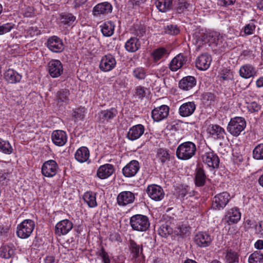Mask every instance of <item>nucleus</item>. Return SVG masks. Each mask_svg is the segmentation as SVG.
Here are the masks:
<instances>
[{"label": "nucleus", "mask_w": 263, "mask_h": 263, "mask_svg": "<svg viewBox=\"0 0 263 263\" xmlns=\"http://www.w3.org/2000/svg\"><path fill=\"white\" fill-rule=\"evenodd\" d=\"M253 157L256 160H263V143L255 147L253 151Z\"/></svg>", "instance_id": "50"}, {"label": "nucleus", "mask_w": 263, "mask_h": 263, "mask_svg": "<svg viewBox=\"0 0 263 263\" xmlns=\"http://www.w3.org/2000/svg\"><path fill=\"white\" fill-rule=\"evenodd\" d=\"M76 17L71 13H65L61 15V22L68 26L72 25Z\"/></svg>", "instance_id": "48"}, {"label": "nucleus", "mask_w": 263, "mask_h": 263, "mask_svg": "<svg viewBox=\"0 0 263 263\" xmlns=\"http://www.w3.org/2000/svg\"><path fill=\"white\" fill-rule=\"evenodd\" d=\"M176 191L178 198L180 199L194 195V191L187 185H180L177 187Z\"/></svg>", "instance_id": "31"}, {"label": "nucleus", "mask_w": 263, "mask_h": 263, "mask_svg": "<svg viewBox=\"0 0 263 263\" xmlns=\"http://www.w3.org/2000/svg\"><path fill=\"white\" fill-rule=\"evenodd\" d=\"M207 132L210 136L214 139H223L226 135L224 129L216 124L210 125L208 127Z\"/></svg>", "instance_id": "23"}, {"label": "nucleus", "mask_w": 263, "mask_h": 263, "mask_svg": "<svg viewBox=\"0 0 263 263\" xmlns=\"http://www.w3.org/2000/svg\"><path fill=\"white\" fill-rule=\"evenodd\" d=\"M239 75L245 79L253 77L256 73L255 68L252 65L247 64L241 66L239 71Z\"/></svg>", "instance_id": "29"}, {"label": "nucleus", "mask_w": 263, "mask_h": 263, "mask_svg": "<svg viewBox=\"0 0 263 263\" xmlns=\"http://www.w3.org/2000/svg\"><path fill=\"white\" fill-rule=\"evenodd\" d=\"M164 32L166 34L175 35L180 32V29L177 25L170 24L164 27Z\"/></svg>", "instance_id": "51"}, {"label": "nucleus", "mask_w": 263, "mask_h": 263, "mask_svg": "<svg viewBox=\"0 0 263 263\" xmlns=\"http://www.w3.org/2000/svg\"><path fill=\"white\" fill-rule=\"evenodd\" d=\"M13 254V250L8 247H5L3 248L1 256L5 258H9Z\"/></svg>", "instance_id": "60"}, {"label": "nucleus", "mask_w": 263, "mask_h": 263, "mask_svg": "<svg viewBox=\"0 0 263 263\" xmlns=\"http://www.w3.org/2000/svg\"><path fill=\"white\" fill-rule=\"evenodd\" d=\"M34 222L31 219H25L17 227V235L21 238H27L33 232Z\"/></svg>", "instance_id": "4"}, {"label": "nucleus", "mask_w": 263, "mask_h": 263, "mask_svg": "<svg viewBox=\"0 0 263 263\" xmlns=\"http://www.w3.org/2000/svg\"><path fill=\"white\" fill-rule=\"evenodd\" d=\"M255 248L258 250H261L263 249V240H258L254 244Z\"/></svg>", "instance_id": "64"}, {"label": "nucleus", "mask_w": 263, "mask_h": 263, "mask_svg": "<svg viewBox=\"0 0 263 263\" xmlns=\"http://www.w3.org/2000/svg\"><path fill=\"white\" fill-rule=\"evenodd\" d=\"M48 70L52 78H58L63 72V64L60 60H51L48 64Z\"/></svg>", "instance_id": "10"}, {"label": "nucleus", "mask_w": 263, "mask_h": 263, "mask_svg": "<svg viewBox=\"0 0 263 263\" xmlns=\"http://www.w3.org/2000/svg\"><path fill=\"white\" fill-rule=\"evenodd\" d=\"M0 152L7 155H10L13 152V148L10 143L2 138H0Z\"/></svg>", "instance_id": "45"}, {"label": "nucleus", "mask_w": 263, "mask_h": 263, "mask_svg": "<svg viewBox=\"0 0 263 263\" xmlns=\"http://www.w3.org/2000/svg\"><path fill=\"white\" fill-rule=\"evenodd\" d=\"M206 176L201 167H197L195 171V184L198 187L203 186L206 182Z\"/></svg>", "instance_id": "33"}, {"label": "nucleus", "mask_w": 263, "mask_h": 263, "mask_svg": "<svg viewBox=\"0 0 263 263\" xmlns=\"http://www.w3.org/2000/svg\"><path fill=\"white\" fill-rule=\"evenodd\" d=\"M51 140L55 145L62 146L67 142V134L62 130H54L51 134Z\"/></svg>", "instance_id": "21"}, {"label": "nucleus", "mask_w": 263, "mask_h": 263, "mask_svg": "<svg viewBox=\"0 0 263 263\" xmlns=\"http://www.w3.org/2000/svg\"><path fill=\"white\" fill-rule=\"evenodd\" d=\"M116 60L114 55L107 54L102 57L99 64V68L102 71L108 72L116 66Z\"/></svg>", "instance_id": "9"}, {"label": "nucleus", "mask_w": 263, "mask_h": 263, "mask_svg": "<svg viewBox=\"0 0 263 263\" xmlns=\"http://www.w3.org/2000/svg\"><path fill=\"white\" fill-rule=\"evenodd\" d=\"M10 174L8 170L0 171V184L2 185H7L10 180Z\"/></svg>", "instance_id": "52"}, {"label": "nucleus", "mask_w": 263, "mask_h": 263, "mask_svg": "<svg viewBox=\"0 0 263 263\" xmlns=\"http://www.w3.org/2000/svg\"><path fill=\"white\" fill-rule=\"evenodd\" d=\"M99 255L101 257L103 263H110L108 253L106 252L104 248L102 247L99 251Z\"/></svg>", "instance_id": "56"}, {"label": "nucleus", "mask_w": 263, "mask_h": 263, "mask_svg": "<svg viewBox=\"0 0 263 263\" xmlns=\"http://www.w3.org/2000/svg\"><path fill=\"white\" fill-rule=\"evenodd\" d=\"M236 0H218V4L221 6H228L234 5Z\"/></svg>", "instance_id": "63"}, {"label": "nucleus", "mask_w": 263, "mask_h": 263, "mask_svg": "<svg viewBox=\"0 0 263 263\" xmlns=\"http://www.w3.org/2000/svg\"><path fill=\"white\" fill-rule=\"evenodd\" d=\"M211 236L206 232H200L196 234L194 237L195 243L200 247H206L212 242Z\"/></svg>", "instance_id": "18"}, {"label": "nucleus", "mask_w": 263, "mask_h": 263, "mask_svg": "<svg viewBox=\"0 0 263 263\" xmlns=\"http://www.w3.org/2000/svg\"><path fill=\"white\" fill-rule=\"evenodd\" d=\"M109 239L112 242H121L122 239L120 234L117 232H114L110 234Z\"/></svg>", "instance_id": "62"}, {"label": "nucleus", "mask_w": 263, "mask_h": 263, "mask_svg": "<svg viewBox=\"0 0 263 263\" xmlns=\"http://www.w3.org/2000/svg\"><path fill=\"white\" fill-rule=\"evenodd\" d=\"M208 32L200 28L196 29L193 34V43L198 46V47L203 44L207 43Z\"/></svg>", "instance_id": "15"}, {"label": "nucleus", "mask_w": 263, "mask_h": 263, "mask_svg": "<svg viewBox=\"0 0 263 263\" xmlns=\"http://www.w3.org/2000/svg\"><path fill=\"white\" fill-rule=\"evenodd\" d=\"M197 152L196 144L191 141H186L180 144L177 148V157L182 160H187L194 157Z\"/></svg>", "instance_id": "1"}, {"label": "nucleus", "mask_w": 263, "mask_h": 263, "mask_svg": "<svg viewBox=\"0 0 263 263\" xmlns=\"http://www.w3.org/2000/svg\"><path fill=\"white\" fill-rule=\"evenodd\" d=\"M14 28V24L12 23H6L0 25V35L10 32Z\"/></svg>", "instance_id": "59"}, {"label": "nucleus", "mask_w": 263, "mask_h": 263, "mask_svg": "<svg viewBox=\"0 0 263 263\" xmlns=\"http://www.w3.org/2000/svg\"><path fill=\"white\" fill-rule=\"evenodd\" d=\"M117 114L118 110L115 108L101 110L96 116L97 121L101 124L109 122Z\"/></svg>", "instance_id": "8"}, {"label": "nucleus", "mask_w": 263, "mask_h": 263, "mask_svg": "<svg viewBox=\"0 0 263 263\" xmlns=\"http://www.w3.org/2000/svg\"><path fill=\"white\" fill-rule=\"evenodd\" d=\"M112 10V5L108 2H105L99 3L93 8V15L100 16L101 14L105 15L111 13Z\"/></svg>", "instance_id": "22"}, {"label": "nucleus", "mask_w": 263, "mask_h": 263, "mask_svg": "<svg viewBox=\"0 0 263 263\" xmlns=\"http://www.w3.org/2000/svg\"><path fill=\"white\" fill-rule=\"evenodd\" d=\"M196 84V80L193 76H187L182 78L179 83V87L184 90H189Z\"/></svg>", "instance_id": "30"}, {"label": "nucleus", "mask_w": 263, "mask_h": 263, "mask_svg": "<svg viewBox=\"0 0 263 263\" xmlns=\"http://www.w3.org/2000/svg\"><path fill=\"white\" fill-rule=\"evenodd\" d=\"M72 222L68 219L61 220L55 227V233L58 236L67 234L72 229Z\"/></svg>", "instance_id": "13"}, {"label": "nucleus", "mask_w": 263, "mask_h": 263, "mask_svg": "<svg viewBox=\"0 0 263 263\" xmlns=\"http://www.w3.org/2000/svg\"><path fill=\"white\" fill-rule=\"evenodd\" d=\"M202 159L203 163L210 167L217 168L219 167V159L218 156L209 148H208L202 155Z\"/></svg>", "instance_id": "6"}, {"label": "nucleus", "mask_w": 263, "mask_h": 263, "mask_svg": "<svg viewBox=\"0 0 263 263\" xmlns=\"http://www.w3.org/2000/svg\"><path fill=\"white\" fill-rule=\"evenodd\" d=\"M249 263H263V254L260 252L255 251L249 257Z\"/></svg>", "instance_id": "47"}, {"label": "nucleus", "mask_w": 263, "mask_h": 263, "mask_svg": "<svg viewBox=\"0 0 263 263\" xmlns=\"http://www.w3.org/2000/svg\"><path fill=\"white\" fill-rule=\"evenodd\" d=\"M246 126V122L245 119L236 117L231 119L227 130L232 135L237 137L244 130Z\"/></svg>", "instance_id": "3"}, {"label": "nucleus", "mask_w": 263, "mask_h": 263, "mask_svg": "<svg viewBox=\"0 0 263 263\" xmlns=\"http://www.w3.org/2000/svg\"><path fill=\"white\" fill-rule=\"evenodd\" d=\"M256 26L254 23H251L247 24L243 28V31L246 35L253 34L255 30Z\"/></svg>", "instance_id": "58"}, {"label": "nucleus", "mask_w": 263, "mask_h": 263, "mask_svg": "<svg viewBox=\"0 0 263 263\" xmlns=\"http://www.w3.org/2000/svg\"><path fill=\"white\" fill-rule=\"evenodd\" d=\"M133 75L137 79L142 80L145 78L146 76V72L144 68L142 67H138L134 70Z\"/></svg>", "instance_id": "55"}, {"label": "nucleus", "mask_w": 263, "mask_h": 263, "mask_svg": "<svg viewBox=\"0 0 263 263\" xmlns=\"http://www.w3.org/2000/svg\"><path fill=\"white\" fill-rule=\"evenodd\" d=\"M239 255L231 249H228L225 253V259L227 263H239Z\"/></svg>", "instance_id": "40"}, {"label": "nucleus", "mask_w": 263, "mask_h": 263, "mask_svg": "<svg viewBox=\"0 0 263 263\" xmlns=\"http://www.w3.org/2000/svg\"><path fill=\"white\" fill-rule=\"evenodd\" d=\"M174 233L182 238L189 236L191 233V227L186 223L179 224L174 229Z\"/></svg>", "instance_id": "36"}, {"label": "nucleus", "mask_w": 263, "mask_h": 263, "mask_svg": "<svg viewBox=\"0 0 263 263\" xmlns=\"http://www.w3.org/2000/svg\"><path fill=\"white\" fill-rule=\"evenodd\" d=\"M194 102H188L182 104L179 108V114L182 117H187L192 115L196 109Z\"/></svg>", "instance_id": "28"}, {"label": "nucleus", "mask_w": 263, "mask_h": 263, "mask_svg": "<svg viewBox=\"0 0 263 263\" xmlns=\"http://www.w3.org/2000/svg\"><path fill=\"white\" fill-rule=\"evenodd\" d=\"M173 232L172 228L166 223L162 224L158 230V234L162 237H167Z\"/></svg>", "instance_id": "46"}, {"label": "nucleus", "mask_w": 263, "mask_h": 263, "mask_svg": "<svg viewBox=\"0 0 263 263\" xmlns=\"http://www.w3.org/2000/svg\"><path fill=\"white\" fill-rule=\"evenodd\" d=\"M187 58L182 54H178L175 57L169 64V68L172 71H176L186 64Z\"/></svg>", "instance_id": "24"}, {"label": "nucleus", "mask_w": 263, "mask_h": 263, "mask_svg": "<svg viewBox=\"0 0 263 263\" xmlns=\"http://www.w3.org/2000/svg\"><path fill=\"white\" fill-rule=\"evenodd\" d=\"M76 159L80 163L87 161L89 157V151L87 147L82 146L80 147L74 154Z\"/></svg>", "instance_id": "32"}, {"label": "nucleus", "mask_w": 263, "mask_h": 263, "mask_svg": "<svg viewBox=\"0 0 263 263\" xmlns=\"http://www.w3.org/2000/svg\"><path fill=\"white\" fill-rule=\"evenodd\" d=\"M83 198L89 208H93L97 206L95 193L91 191L87 192L84 194Z\"/></svg>", "instance_id": "39"}, {"label": "nucleus", "mask_w": 263, "mask_h": 263, "mask_svg": "<svg viewBox=\"0 0 263 263\" xmlns=\"http://www.w3.org/2000/svg\"><path fill=\"white\" fill-rule=\"evenodd\" d=\"M140 167V164L138 161L132 160L122 168L123 175L125 177H134L137 174Z\"/></svg>", "instance_id": "14"}, {"label": "nucleus", "mask_w": 263, "mask_h": 263, "mask_svg": "<svg viewBox=\"0 0 263 263\" xmlns=\"http://www.w3.org/2000/svg\"><path fill=\"white\" fill-rule=\"evenodd\" d=\"M4 78L10 83H16L21 81L22 76L13 69H9L5 72Z\"/></svg>", "instance_id": "34"}, {"label": "nucleus", "mask_w": 263, "mask_h": 263, "mask_svg": "<svg viewBox=\"0 0 263 263\" xmlns=\"http://www.w3.org/2000/svg\"><path fill=\"white\" fill-rule=\"evenodd\" d=\"M114 172L115 168L114 165L107 163L101 165L98 168L97 172V175L99 178L104 179L110 177Z\"/></svg>", "instance_id": "26"}, {"label": "nucleus", "mask_w": 263, "mask_h": 263, "mask_svg": "<svg viewBox=\"0 0 263 263\" xmlns=\"http://www.w3.org/2000/svg\"><path fill=\"white\" fill-rule=\"evenodd\" d=\"M241 218V213L238 208L234 207L228 210L225 215L224 220L228 224L237 223Z\"/></svg>", "instance_id": "16"}, {"label": "nucleus", "mask_w": 263, "mask_h": 263, "mask_svg": "<svg viewBox=\"0 0 263 263\" xmlns=\"http://www.w3.org/2000/svg\"><path fill=\"white\" fill-rule=\"evenodd\" d=\"M145 128L142 124H137L130 127L127 134V138L132 141L139 139L143 134Z\"/></svg>", "instance_id": "25"}, {"label": "nucleus", "mask_w": 263, "mask_h": 263, "mask_svg": "<svg viewBox=\"0 0 263 263\" xmlns=\"http://www.w3.org/2000/svg\"><path fill=\"white\" fill-rule=\"evenodd\" d=\"M129 248L130 251V254L133 258H136L139 256L140 252L142 251V248L140 249V246L133 240L130 239L129 240Z\"/></svg>", "instance_id": "43"}, {"label": "nucleus", "mask_w": 263, "mask_h": 263, "mask_svg": "<svg viewBox=\"0 0 263 263\" xmlns=\"http://www.w3.org/2000/svg\"><path fill=\"white\" fill-rule=\"evenodd\" d=\"M48 48L53 52H61L64 48L62 40L57 36L50 37L47 42Z\"/></svg>", "instance_id": "12"}, {"label": "nucleus", "mask_w": 263, "mask_h": 263, "mask_svg": "<svg viewBox=\"0 0 263 263\" xmlns=\"http://www.w3.org/2000/svg\"><path fill=\"white\" fill-rule=\"evenodd\" d=\"M168 52L167 49L164 47H160L155 49L151 55L154 62H157L165 55H168Z\"/></svg>", "instance_id": "41"}, {"label": "nucleus", "mask_w": 263, "mask_h": 263, "mask_svg": "<svg viewBox=\"0 0 263 263\" xmlns=\"http://www.w3.org/2000/svg\"><path fill=\"white\" fill-rule=\"evenodd\" d=\"M58 168V164L54 160L47 161L42 166V174L45 177H52L57 174Z\"/></svg>", "instance_id": "11"}, {"label": "nucleus", "mask_w": 263, "mask_h": 263, "mask_svg": "<svg viewBox=\"0 0 263 263\" xmlns=\"http://www.w3.org/2000/svg\"><path fill=\"white\" fill-rule=\"evenodd\" d=\"M69 91L66 89H61L57 93V100L59 103H68L69 101L68 97L69 96Z\"/></svg>", "instance_id": "42"}, {"label": "nucleus", "mask_w": 263, "mask_h": 263, "mask_svg": "<svg viewBox=\"0 0 263 263\" xmlns=\"http://www.w3.org/2000/svg\"><path fill=\"white\" fill-rule=\"evenodd\" d=\"M115 25L114 23L109 21H107L100 26L101 30L105 36H110L114 32Z\"/></svg>", "instance_id": "38"}, {"label": "nucleus", "mask_w": 263, "mask_h": 263, "mask_svg": "<svg viewBox=\"0 0 263 263\" xmlns=\"http://www.w3.org/2000/svg\"><path fill=\"white\" fill-rule=\"evenodd\" d=\"M148 91V90L147 88L142 86H138L135 89L134 96L139 99H142L146 96Z\"/></svg>", "instance_id": "53"}, {"label": "nucleus", "mask_w": 263, "mask_h": 263, "mask_svg": "<svg viewBox=\"0 0 263 263\" xmlns=\"http://www.w3.org/2000/svg\"><path fill=\"white\" fill-rule=\"evenodd\" d=\"M157 157L162 164L170 159V155L166 149L159 148L157 151Z\"/></svg>", "instance_id": "44"}, {"label": "nucleus", "mask_w": 263, "mask_h": 263, "mask_svg": "<svg viewBox=\"0 0 263 263\" xmlns=\"http://www.w3.org/2000/svg\"><path fill=\"white\" fill-rule=\"evenodd\" d=\"M146 192L148 197L156 201L162 200L165 195L163 189L157 184L148 185L146 189Z\"/></svg>", "instance_id": "7"}, {"label": "nucleus", "mask_w": 263, "mask_h": 263, "mask_svg": "<svg viewBox=\"0 0 263 263\" xmlns=\"http://www.w3.org/2000/svg\"><path fill=\"white\" fill-rule=\"evenodd\" d=\"M145 27L142 25H136L134 27L133 34L136 36V37L141 38L145 34Z\"/></svg>", "instance_id": "54"}, {"label": "nucleus", "mask_w": 263, "mask_h": 263, "mask_svg": "<svg viewBox=\"0 0 263 263\" xmlns=\"http://www.w3.org/2000/svg\"><path fill=\"white\" fill-rule=\"evenodd\" d=\"M129 223L134 230L139 232L146 231L150 226L148 217L141 214H136L132 216Z\"/></svg>", "instance_id": "2"}, {"label": "nucleus", "mask_w": 263, "mask_h": 263, "mask_svg": "<svg viewBox=\"0 0 263 263\" xmlns=\"http://www.w3.org/2000/svg\"><path fill=\"white\" fill-rule=\"evenodd\" d=\"M230 195L223 192L216 195L212 199V208L215 210H223L230 200Z\"/></svg>", "instance_id": "5"}, {"label": "nucleus", "mask_w": 263, "mask_h": 263, "mask_svg": "<svg viewBox=\"0 0 263 263\" xmlns=\"http://www.w3.org/2000/svg\"><path fill=\"white\" fill-rule=\"evenodd\" d=\"M173 0H156V6L159 11L166 12L172 8Z\"/></svg>", "instance_id": "37"}, {"label": "nucleus", "mask_w": 263, "mask_h": 263, "mask_svg": "<svg viewBox=\"0 0 263 263\" xmlns=\"http://www.w3.org/2000/svg\"><path fill=\"white\" fill-rule=\"evenodd\" d=\"M256 233L263 237V221H259L255 227Z\"/></svg>", "instance_id": "61"}, {"label": "nucleus", "mask_w": 263, "mask_h": 263, "mask_svg": "<svg viewBox=\"0 0 263 263\" xmlns=\"http://www.w3.org/2000/svg\"><path fill=\"white\" fill-rule=\"evenodd\" d=\"M247 107L249 111L251 113L257 112L260 109V105L256 102L248 103Z\"/></svg>", "instance_id": "57"}, {"label": "nucleus", "mask_w": 263, "mask_h": 263, "mask_svg": "<svg viewBox=\"0 0 263 263\" xmlns=\"http://www.w3.org/2000/svg\"><path fill=\"white\" fill-rule=\"evenodd\" d=\"M135 195L130 191H123L119 194L117 198V203L119 206H124L134 202Z\"/></svg>", "instance_id": "17"}, {"label": "nucleus", "mask_w": 263, "mask_h": 263, "mask_svg": "<svg viewBox=\"0 0 263 263\" xmlns=\"http://www.w3.org/2000/svg\"><path fill=\"white\" fill-rule=\"evenodd\" d=\"M170 108L165 105H162L154 108L152 111V117L155 121L159 122L166 118L169 113Z\"/></svg>", "instance_id": "19"}, {"label": "nucleus", "mask_w": 263, "mask_h": 263, "mask_svg": "<svg viewBox=\"0 0 263 263\" xmlns=\"http://www.w3.org/2000/svg\"><path fill=\"white\" fill-rule=\"evenodd\" d=\"M211 61L210 55L207 53L201 54L196 60V67L200 70H206L209 68Z\"/></svg>", "instance_id": "20"}, {"label": "nucleus", "mask_w": 263, "mask_h": 263, "mask_svg": "<svg viewBox=\"0 0 263 263\" xmlns=\"http://www.w3.org/2000/svg\"><path fill=\"white\" fill-rule=\"evenodd\" d=\"M140 46L139 39L136 37H132L125 43V48L128 52H134L140 48Z\"/></svg>", "instance_id": "35"}, {"label": "nucleus", "mask_w": 263, "mask_h": 263, "mask_svg": "<svg viewBox=\"0 0 263 263\" xmlns=\"http://www.w3.org/2000/svg\"><path fill=\"white\" fill-rule=\"evenodd\" d=\"M191 6L186 2H179L176 7V11L178 13H187L189 11Z\"/></svg>", "instance_id": "49"}, {"label": "nucleus", "mask_w": 263, "mask_h": 263, "mask_svg": "<svg viewBox=\"0 0 263 263\" xmlns=\"http://www.w3.org/2000/svg\"><path fill=\"white\" fill-rule=\"evenodd\" d=\"M208 36L207 43L214 47L222 45L224 41L223 36L217 31H209Z\"/></svg>", "instance_id": "27"}]
</instances>
